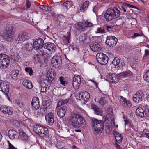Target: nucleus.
<instances>
[{"label": "nucleus", "mask_w": 149, "mask_h": 149, "mask_svg": "<svg viewBox=\"0 0 149 149\" xmlns=\"http://www.w3.org/2000/svg\"><path fill=\"white\" fill-rule=\"evenodd\" d=\"M106 30L109 31L111 29V26H106Z\"/></svg>", "instance_id": "59"}, {"label": "nucleus", "mask_w": 149, "mask_h": 149, "mask_svg": "<svg viewBox=\"0 0 149 149\" xmlns=\"http://www.w3.org/2000/svg\"><path fill=\"white\" fill-rule=\"evenodd\" d=\"M118 42L117 38L113 36H108L107 37L105 43L109 46L113 47L115 46Z\"/></svg>", "instance_id": "7"}, {"label": "nucleus", "mask_w": 149, "mask_h": 149, "mask_svg": "<svg viewBox=\"0 0 149 149\" xmlns=\"http://www.w3.org/2000/svg\"><path fill=\"white\" fill-rule=\"evenodd\" d=\"M95 32L96 33L103 34L105 33V29L103 27H98Z\"/></svg>", "instance_id": "36"}, {"label": "nucleus", "mask_w": 149, "mask_h": 149, "mask_svg": "<svg viewBox=\"0 0 149 149\" xmlns=\"http://www.w3.org/2000/svg\"><path fill=\"white\" fill-rule=\"evenodd\" d=\"M19 74V72L18 71H14L12 72V78L14 80H16L18 78L17 76Z\"/></svg>", "instance_id": "40"}, {"label": "nucleus", "mask_w": 149, "mask_h": 149, "mask_svg": "<svg viewBox=\"0 0 149 149\" xmlns=\"http://www.w3.org/2000/svg\"><path fill=\"white\" fill-rule=\"evenodd\" d=\"M8 56L4 54H0V67L5 69L8 67L10 63Z\"/></svg>", "instance_id": "5"}, {"label": "nucleus", "mask_w": 149, "mask_h": 149, "mask_svg": "<svg viewBox=\"0 0 149 149\" xmlns=\"http://www.w3.org/2000/svg\"><path fill=\"white\" fill-rule=\"evenodd\" d=\"M70 2L68 1H66L63 3V6L66 7L67 8H69L71 6L70 5Z\"/></svg>", "instance_id": "50"}, {"label": "nucleus", "mask_w": 149, "mask_h": 149, "mask_svg": "<svg viewBox=\"0 0 149 149\" xmlns=\"http://www.w3.org/2000/svg\"><path fill=\"white\" fill-rule=\"evenodd\" d=\"M88 4L89 2L88 1H85L84 2L83 4L80 6V10L82 11L87 8L88 6Z\"/></svg>", "instance_id": "37"}, {"label": "nucleus", "mask_w": 149, "mask_h": 149, "mask_svg": "<svg viewBox=\"0 0 149 149\" xmlns=\"http://www.w3.org/2000/svg\"><path fill=\"white\" fill-rule=\"evenodd\" d=\"M40 133L39 136L42 137H44L48 135V130L47 128L43 126L42 125Z\"/></svg>", "instance_id": "24"}, {"label": "nucleus", "mask_w": 149, "mask_h": 149, "mask_svg": "<svg viewBox=\"0 0 149 149\" xmlns=\"http://www.w3.org/2000/svg\"><path fill=\"white\" fill-rule=\"evenodd\" d=\"M25 71L27 73H29L30 76H31L33 74V71L31 67H26L25 68Z\"/></svg>", "instance_id": "39"}, {"label": "nucleus", "mask_w": 149, "mask_h": 149, "mask_svg": "<svg viewBox=\"0 0 149 149\" xmlns=\"http://www.w3.org/2000/svg\"><path fill=\"white\" fill-rule=\"evenodd\" d=\"M144 136L145 137H147L149 139V133H146L145 134Z\"/></svg>", "instance_id": "63"}, {"label": "nucleus", "mask_w": 149, "mask_h": 149, "mask_svg": "<svg viewBox=\"0 0 149 149\" xmlns=\"http://www.w3.org/2000/svg\"><path fill=\"white\" fill-rule=\"evenodd\" d=\"M69 120L72 126L75 128L84 127L85 125L84 119L80 115L72 114L70 117Z\"/></svg>", "instance_id": "1"}, {"label": "nucleus", "mask_w": 149, "mask_h": 149, "mask_svg": "<svg viewBox=\"0 0 149 149\" xmlns=\"http://www.w3.org/2000/svg\"><path fill=\"white\" fill-rule=\"evenodd\" d=\"M59 81H60V83L63 85L65 86L67 84V82L65 80V79L62 76L60 77Z\"/></svg>", "instance_id": "44"}, {"label": "nucleus", "mask_w": 149, "mask_h": 149, "mask_svg": "<svg viewBox=\"0 0 149 149\" xmlns=\"http://www.w3.org/2000/svg\"><path fill=\"white\" fill-rule=\"evenodd\" d=\"M91 108L94 110L97 114L101 115L102 114V112L101 110L99 109L97 106L92 104L91 105Z\"/></svg>", "instance_id": "32"}, {"label": "nucleus", "mask_w": 149, "mask_h": 149, "mask_svg": "<svg viewBox=\"0 0 149 149\" xmlns=\"http://www.w3.org/2000/svg\"><path fill=\"white\" fill-rule=\"evenodd\" d=\"M145 55L147 56L149 55V51L148 50L146 49L145 50Z\"/></svg>", "instance_id": "60"}, {"label": "nucleus", "mask_w": 149, "mask_h": 149, "mask_svg": "<svg viewBox=\"0 0 149 149\" xmlns=\"http://www.w3.org/2000/svg\"><path fill=\"white\" fill-rule=\"evenodd\" d=\"M47 6V5H41L40 6V8L43 10H47V8H46V6Z\"/></svg>", "instance_id": "56"}, {"label": "nucleus", "mask_w": 149, "mask_h": 149, "mask_svg": "<svg viewBox=\"0 0 149 149\" xmlns=\"http://www.w3.org/2000/svg\"><path fill=\"white\" fill-rule=\"evenodd\" d=\"M120 103L125 107H130L131 105L130 102L128 100H126L125 98L122 96H120Z\"/></svg>", "instance_id": "22"}, {"label": "nucleus", "mask_w": 149, "mask_h": 149, "mask_svg": "<svg viewBox=\"0 0 149 149\" xmlns=\"http://www.w3.org/2000/svg\"><path fill=\"white\" fill-rule=\"evenodd\" d=\"M8 135L10 139L13 140L18 137V132L14 130H10L8 131Z\"/></svg>", "instance_id": "21"}, {"label": "nucleus", "mask_w": 149, "mask_h": 149, "mask_svg": "<svg viewBox=\"0 0 149 149\" xmlns=\"http://www.w3.org/2000/svg\"><path fill=\"white\" fill-rule=\"evenodd\" d=\"M84 24L83 22H79L76 23L75 26L76 29L79 31H83L85 30L84 27Z\"/></svg>", "instance_id": "31"}, {"label": "nucleus", "mask_w": 149, "mask_h": 149, "mask_svg": "<svg viewBox=\"0 0 149 149\" xmlns=\"http://www.w3.org/2000/svg\"><path fill=\"white\" fill-rule=\"evenodd\" d=\"M61 62V59L60 57L58 56H54L52 59L51 64L54 67H56L58 66L59 64Z\"/></svg>", "instance_id": "15"}, {"label": "nucleus", "mask_w": 149, "mask_h": 149, "mask_svg": "<svg viewBox=\"0 0 149 149\" xmlns=\"http://www.w3.org/2000/svg\"><path fill=\"white\" fill-rule=\"evenodd\" d=\"M81 82V79L80 76L79 75H74L72 84L74 88L78 87L80 85Z\"/></svg>", "instance_id": "14"}, {"label": "nucleus", "mask_w": 149, "mask_h": 149, "mask_svg": "<svg viewBox=\"0 0 149 149\" xmlns=\"http://www.w3.org/2000/svg\"><path fill=\"white\" fill-rule=\"evenodd\" d=\"M46 79L48 82H50L53 81L54 79V78L52 76L47 74L46 77Z\"/></svg>", "instance_id": "49"}, {"label": "nucleus", "mask_w": 149, "mask_h": 149, "mask_svg": "<svg viewBox=\"0 0 149 149\" xmlns=\"http://www.w3.org/2000/svg\"><path fill=\"white\" fill-rule=\"evenodd\" d=\"M77 39L81 43H84L86 40V38L85 34H83L80 36Z\"/></svg>", "instance_id": "41"}, {"label": "nucleus", "mask_w": 149, "mask_h": 149, "mask_svg": "<svg viewBox=\"0 0 149 149\" xmlns=\"http://www.w3.org/2000/svg\"><path fill=\"white\" fill-rule=\"evenodd\" d=\"M45 117L46 120L48 121L49 125H52L54 121L53 113L52 112H50Z\"/></svg>", "instance_id": "23"}, {"label": "nucleus", "mask_w": 149, "mask_h": 149, "mask_svg": "<svg viewBox=\"0 0 149 149\" xmlns=\"http://www.w3.org/2000/svg\"><path fill=\"white\" fill-rule=\"evenodd\" d=\"M0 85L2 92L4 93L7 97H8L7 95L9 91L8 83L6 82H2L0 83Z\"/></svg>", "instance_id": "12"}, {"label": "nucleus", "mask_w": 149, "mask_h": 149, "mask_svg": "<svg viewBox=\"0 0 149 149\" xmlns=\"http://www.w3.org/2000/svg\"><path fill=\"white\" fill-rule=\"evenodd\" d=\"M143 78L145 81L149 82V70L146 72L143 75Z\"/></svg>", "instance_id": "43"}, {"label": "nucleus", "mask_w": 149, "mask_h": 149, "mask_svg": "<svg viewBox=\"0 0 149 149\" xmlns=\"http://www.w3.org/2000/svg\"><path fill=\"white\" fill-rule=\"evenodd\" d=\"M115 146L117 149H121L120 146L117 143L115 144Z\"/></svg>", "instance_id": "58"}, {"label": "nucleus", "mask_w": 149, "mask_h": 149, "mask_svg": "<svg viewBox=\"0 0 149 149\" xmlns=\"http://www.w3.org/2000/svg\"><path fill=\"white\" fill-rule=\"evenodd\" d=\"M43 40L42 39H38L35 40L33 43V48L38 50L43 47Z\"/></svg>", "instance_id": "11"}, {"label": "nucleus", "mask_w": 149, "mask_h": 149, "mask_svg": "<svg viewBox=\"0 0 149 149\" xmlns=\"http://www.w3.org/2000/svg\"><path fill=\"white\" fill-rule=\"evenodd\" d=\"M43 47L53 52H54L56 50V47L54 44L51 42H48L43 44Z\"/></svg>", "instance_id": "13"}, {"label": "nucleus", "mask_w": 149, "mask_h": 149, "mask_svg": "<svg viewBox=\"0 0 149 149\" xmlns=\"http://www.w3.org/2000/svg\"><path fill=\"white\" fill-rule=\"evenodd\" d=\"M99 102L101 105L104 106L107 103V102L105 100V98L102 97L100 98V100L99 101Z\"/></svg>", "instance_id": "47"}, {"label": "nucleus", "mask_w": 149, "mask_h": 149, "mask_svg": "<svg viewBox=\"0 0 149 149\" xmlns=\"http://www.w3.org/2000/svg\"><path fill=\"white\" fill-rule=\"evenodd\" d=\"M42 126V125L37 124L34 125L33 127V131L38 135L40 134Z\"/></svg>", "instance_id": "25"}, {"label": "nucleus", "mask_w": 149, "mask_h": 149, "mask_svg": "<svg viewBox=\"0 0 149 149\" xmlns=\"http://www.w3.org/2000/svg\"><path fill=\"white\" fill-rule=\"evenodd\" d=\"M143 94V92L141 90L138 91L133 96V100L136 103L140 102L142 101V96Z\"/></svg>", "instance_id": "9"}, {"label": "nucleus", "mask_w": 149, "mask_h": 149, "mask_svg": "<svg viewBox=\"0 0 149 149\" xmlns=\"http://www.w3.org/2000/svg\"><path fill=\"white\" fill-rule=\"evenodd\" d=\"M114 74H112L111 76L110 77V81L112 83H115L116 81L115 80L116 78L114 77Z\"/></svg>", "instance_id": "52"}, {"label": "nucleus", "mask_w": 149, "mask_h": 149, "mask_svg": "<svg viewBox=\"0 0 149 149\" xmlns=\"http://www.w3.org/2000/svg\"><path fill=\"white\" fill-rule=\"evenodd\" d=\"M89 81H91V82H93L94 83V84L96 86V87L97 88L98 87V84L97 83L95 80L94 79H89Z\"/></svg>", "instance_id": "55"}, {"label": "nucleus", "mask_w": 149, "mask_h": 149, "mask_svg": "<svg viewBox=\"0 0 149 149\" xmlns=\"http://www.w3.org/2000/svg\"><path fill=\"white\" fill-rule=\"evenodd\" d=\"M121 8L123 10L124 12H125L126 11V9L127 7H129V8H135L136 7L133 5H131L125 2H123L120 4Z\"/></svg>", "instance_id": "30"}, {"label": "nucleus", "mask_w": 149, "mask_h": 149, "mask_svg": "<svg viewBox=\"0 0 149 149\" xmlns=\"http://www.w3.org/2000/svg\"><path fill=\"white\" fill-rule=\"evenodd\" d=\"M47 74L52 76H54L55 75V73H54L53 70H51L48 71Z\"/></svg>", "instance_id": "53"}, {"label": "nucleus", "mask_w": 149, "mask_h": 149, "mask_svg": "<svg viewBox=\"0 0 149 149\" xmlns=\"http://www.w3.org/2000/svg\"><path fill=\"white\" fill-rule=\"evenodd\" d=\"M144 35L141 31H140L139 33H136L134 34L132 38H134L138 36H143Z\"/></svg>", "instance_id": "48"}, {"label": "nucleus", "mask_w": 149, "mask_h": 149, "mask_svg": "<svg viewBox=\"0 0 149 149\" xmlns=\"http://www.w3.org/2000/svg\"><path fill=\"white\" fill-rule=\"evenodd\" d=\"M26 6L27 8H29L31 6L30 3L29 1H27L26 2Z\"/></svg>", "instance_id": "57"}, {"label": "nucleus", "mask_w": 149, "mask_h": 149, "mask_svg": "<svg viewBox=\"0 0 149 149\" xmlns=\"http://www.w3.org/2000/svg\"><path fill=\"white\" fill-rule=\"evenodd\" d=\"M19 135L21 139L25 141L27 140L28 138L26 134L22 131H21L19 132Z\"/></svg>", "instance_id": "35"}, {"label": "nucleus", "mask_w": 149, "mask_h": 149, "mask_svg": "<svg viewBox=\"0 0 149 149\" xmlns=\"http://www.w3.org/2000/svg\"><path fill=\"white\" fill-rule=\"evenodd\" d=\"M93 128L95 132H101L104 127V122L102 120H99L95 118L91 119Z\"/></svg>", "instance_id": "3"}, {"label": "nucleus", "mask_w": 149, "mask_h": 149, "mask_svg": "<svg viewBox=\"0 0 149 149\" xmlns=\"http://www.w3.org/2000/svg\"><path fill=\"white\" fill-rule=\"evenodd\" d=\"M97 62L101 64L104 65L108 62V58L105 54L98 53L96 55Z\"/></svg>", "instance_id": "6"}, {"label": "nucleus", "mask_w": 149, "mask_h": 149, "mask_svg": "<svg viewBox=\"0 0 149 149\" xmlns=\"http://www.w3.org/2000/svg\"><path fill=\"white\" fill-rule=\"evenodd\" d=\"M71 34L70 32H68L67 35L64 36L63 37V39L64 43L67 44L70 42Z\"/></svg>", "instance_id": "27"}, {"label": "nucleus", "mask_w": 149, "mask_h": 149, "mask_svg": "<svg viewBox=\"0 0 149 149\" xmlns=\"http://www.w3.org/2000/svg\"><path fill=\"white\" fill-rule=\"evenodd\" d=\"M110 115V114H108L106 116L105 120L106 122L107 121V123H110L111 122V119L110 117H108V116Z\"/></svg>", "instance_id": "51"}, {"label": "nucleus", "mask_w": 149, "mask_h": 149, "mask_svg": "<svg viewBox=\"0 0 149 149\" xmlns=\"http://www.w3.org/2000/svg\"><path fill=\"white\" fill-rule=\"evenodd\" d=\"M25 47L27 51L31 52L33 49V47L31 43H27L25 44Z\"/></svg>", "instance_id": "38"}, {"label": "nucleus", "mask_w": 149, "mask_h": 149, "mask_svg": "<svg viewBox=\"0 0 149 149\" xmlns=\"http://www.w3.org/2000/svg\"><path fill=\"white\" fill-rule=\"evenodd\" d=\"M93 26V24L88 20L86 21L85 23L84 27H85V29L87 27H91Z\"/></svg>", "instance_id": "45"}, {"label": "nucleus", "mask_w": 149, "mask_h": 149, "mask_svg": "<svg viewBox=\"0 0 149 149\" xmlns=\"http://www.w3.org/2000/svg\"><path fill=\"white\" fill-rule=\"evenodd\" d=\"M97 8V6L95 5L94 6V7L93 8V11L94 13H95L96 12Z\"/></svg>", "instance_id": "61"}, {"label": "nucleus", "mask_w": 149, "mask_h": 149, "mask_svg": "<svg viewBox=\"0 0 149 149\" xmlns=\"http://www.w3.org/2000/svg\"><path fill=\"white\" fill-rule=\"evenodd\" d=\"M120 14L119 10L117 7L108 8L104 14V17L106 21L108 22L119 17Z\"/></svg>", "instance_id": "2"}, {"label": "nucleus", "mask_w": 149, "mask_h": 149, "mask_svg": "<svg viewBox=\"0 0 149 149\" xmlns=\"http://www.w3.org/2000/svg\"><path fill=\"white\" fill-rule=\"evenodd\" d=\"M46 91V88H41V91L42 92H44Z\"/></svg>", "instance_id": "64"}, {"label": "nucleus", "mask_w": 149, "mask_h": 149, "mask_svg": "<svg viewBox=\"0 0 149 149\" xmlns=\"http://www.w3.org/2000/svg\"><path fill=\"white\" fill-rule=\"evenodd\" d=\"M22 84L26 88L31 89L33 88V85L31 81L27 79L23 80Z\"/></svg>", "instance_id": "26"}, {"label": "nucleus", "mask_w": 149, "mask_h": 149, "mask_svg": "<svg viewBox=\"0 0 149 149\" xmlns=\"http://www.w3.org/2000/svg\"><path fill=\"white\" fill-rule=\"evenodd\" d=\"M8 144L9 148L8 149H16L11 144L10 142L8 141Z\"/></svg>", "instance_id": "54"}, {"label": "nucleus", "mask_w": 149, "mask_h": 149, "mask_svg": "<svg viewBox=\"0 0 149 149\" xmlns=\"http://www.w3.org/2000/svg\"><path fill=\"white\" fill-rule=\"evenodd\" d=\"M17 37L20 41H24L29 38L28 34L23 32H20L18 34Z\"/></svg>", "instance_id": "19"}, {"label": "nucleus", "mask_w": 149, "mask_h": 149, "mask_svg": "<svg viewBox=\"0 0 149 149\" xmlns=\"http://www.w3.org/2000/svg\"><path fill=\"white\" fill-rule=\"evenodd\" d=\"M90 95L87 92H81L79 94V97L83 103L85 104L89 98Z\"/></svg>", "instance_id": "8"}, {"label": "nucleus", "mask_w": 149, "mask_h": 149, "mask_svg": "<svg viewBox=\"0 0 149 149\" xmlns=\"http://www.w3.org/2000/svg\"><path fill=\"white\" fill-rule=\"evenodd\" d=\"M32 106L34 110L38 109L40 107L39 99L38 97H35L33 98L31 102Z\"/></svg>", "instance_id": "16"}, {"label": "nucleus", "mask_w": 149, "mask_h": 149, "mask_svg": "<svg viewBox=\"0 0 149 149\" xmlns=\"http://www.w3.org/2000/svg\"><path fill=\"white\" fill-rule=\"evenodd\" d=\"M118 74L119 76L121 77L126 78L131 76L132 73L130 71H127L120 73H118Z\"/></svg>", "instance_id": "29"}, {"label": "nucleus", "mask_w": 149, "mask_h": 149, "mask_svg": "<svg viewBox=\"0 0 149 149\" xmlns=\"http://www.w3.org/2000/svg\"><path fill=\"white\" fill-rule=\"evenodd\" d=\"M68 102V99L61 100H60L58 103V106H60L67 103Z\"/></svg>", "instance_id": "42"}, {"label": "nucleus", "mask_w": 149, "mask_h": 149, "mask_svg": "<svg viewBox=\"0 0 149 149\" xmlns=\"http://www.w3.org/2000/svg\"><path fill=\"white\" fill-rule=\"evenodd\" d=\"M114 135L115 137L116 142L118 143H120L123 139V137L121 136V134L116 132H115L114 133Z\"/></svg>", "instance_id": "28"}, {"label": "nucleus", "mask_w": 149, "mask_h": 149, "mask_svg": "<svg viewBox=\"0 0 149 149\" xmlns=\"http://www.w3.org/2000/svg\"><path fill=\"white\" fill-rule=\"evenodd\" d=\"M120 63L119 59L118 58H115L112 61L113 64L115 66H117Z\"/></svg>", "instance_id": "46"}, {"label": "nucleus", "mask_w": 149, "mask_h": 149, "mask_svg": "<svg viewBox=\"0 0 149 149\" xmlns=\"http://www.w3.org/2000/svg\"><path fill=\"white\" fill-rule=\"evenodd\" d=\"M41 52V54H37L36 56H35L34 57V58L35 60L37 61L38 62H39L41 61V58H42V56H42H44L45 55V52L43 51V52Z\"/></svg>", "instance_id": "34"}, {"label": "nucleus", "mask_w": 149, "mask_h": 149, "mask_svg": "<svg viewBox=\"0 0 149 149\" xmlns=\"http://www.w3.org/2000/svg\"><path fill=\"white\" fill-rule=\"evenodd\" d=\"M90 47L93 52H99L101 50L100 45L97 42H92L90 45Z\"/></svg>", "instance_id": "18"}, {"label": "nucleus", "mask_w": 149, "mask_h": 149, "mask_svg": "<svg viewBox=\"0 0 149 149\" xmlns=\"http://www.w3.org/2000/svg\"><path fill=\"white\" fill-rule=\"evenodd\" d=\"M124 23L123 21L122 18H119L116 19L115 21V24L117 26L122 27L123 26Z\"/></svg>", "instance_id": "33"}, {"label": "nucleus", "mask_w": 149, "mask_h": 149, "mask_svg": "<svg viewBox=\"0 0 149 149\" xmlns=\"http://www.w3.org/2000/svg\"><path fill=\"white\" fill-rule=\"evenodd\" d=\"M145 107L144 106L140 105L137 108L136 111V113L137 116H139L140 117H143L144 116Z\"/></svg>", "instance_id": "17"}, {"label": "nucleus", "mask_w": 149, "mask_h": 149, "mask_svg": "<svg viewBox=\"0 0 149 149\" xmlns=\"http://www.w3.org/2000/svg\"><path fill=\"white\" fill-rule=\"evenodd\" d=\"M0 110L3 113L7 114L9 115H11L13 111L11 107L6 105L1 106Z\"/></svg>", "instance_id": "10"}, {"label": "nucleus", "mask_w": 149, "mask_h": 149, "mask_svg": "<svg viewBox=\"0 0 149 149\" xmlns=\"http://www.w3.org/2000/svg\"><path fill=\"white\" fill-rule=\"evenodd\" d=\"M47 10L50 11L51 10V6H46Z\"/></svg>", "instance_id": "62"}, {"label": "nucleus", "mask_w": 149, "mask_h": 149, "mask_svg": "<svg viewBox=\"0 0 149 149\" xmlns=\"http://www.w3.org/2000/svg\"><path fill=\"white\" fill-rule=\"evenodd\" d=\"M13 27L11 25L7 26H6V32L5 34V38L8 42H12L14 40L15 36L13 31Z\"/></svg>", "instance_id": "4"}, {"label": "nucleus", "mask_w": 149, "mask_h": 149, "mask_svg": "<svg viewBox=\"0 0 149 149\" xmlns=\"http://www.w3.org/2000/svg\"><path fill=\"white\" fill-rule=\"evenodd\" d=\"M67 109L66 107L65 106H63L58 109L57 112V114L58 116L60 117H64L65 113Z\"/></svg>", "instance_id": "20"}]
</instances>
